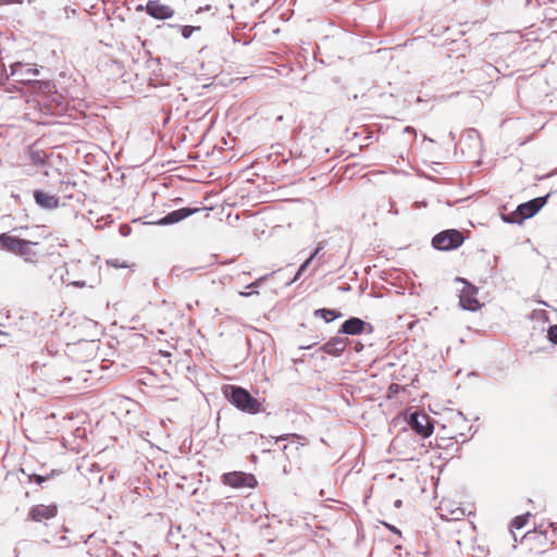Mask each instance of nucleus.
<instances>
[{
	"label": "nucleus",
	"instance_id": "obj_1",
	"mask_svg": "<svg viewBox=\"0 0 557 557\" xmlns=\"http://www.w3.org/2000/svg\"><path fill=\"white\" fill-rule=\"evenodd\" d=\"M54 238L49 228L45 225H36L35 234L29 238H18L9 233L0 235L1 248L21 257L25 262L37 264L48 256L54 248Z\"/></svg>",
	"mask_w": 557,
	"mask_h": 557
},
{
	"label": "nucleus",
	"instance_id": "obj_2",
	"mask_svg": "<svg viewBox=\"0 0 557 557\" xmlns=\"http://www.w3.org/2000/svg\"><path fill=\"white\" fill-rule=\"evenodd\" d=\"M222 391L224 397L240 411L257 414L264 410L262 403L240 386L225 385Z\"/></svg>",
	"mask_w": 557,
	"mask_h": 557
},
{
	"label": "nucleus",
	"instance_id": "obj_3",
	"mask_svg": "<svg viewBox=\"0 0 557 557\" xmlns=\"http://www.w3.org/2000/svg\"><path fill=\"white\" fill-rule=\"evenodd\" d=\"M465 238L457 230H447L438 233L432 239V245L438 250H451L462 245Z\"/></svg>",
	"mask_w": 557,
	"mask_h": 557
},
{
	"label": "nucleus",
	"instance_id": "obj_4",
	"mask_svg": "<svg viewBox=\"0 0 557 557\" xmlns=\"http://www.w3.org/2000/svg\"><path fill=\"white\" fill-rule=\"evenodd\" d=\"M221 481L224 485H227L232 488H255L258 484V481L252 473H246L243 471H232L224 473L221 476Z\"/></svg>",
	"mask_w": 557,
	"mask_h": 557
},
{
	"label": "nucleus",
	"instance_id": "obj_5",
	"mask_svg": "<svg viewBox=\"0 0 557 557\" xmlns=\"http://www.w3.org/2000/svg\"><path fill=\"white\" fill-rule=\"evenodd\" d=\"M440 516L443 520L446 521H459L462 523V529L465 531H472L474 527L472 525V522L465 519V510L459 507H453V503L450 502H442L440 507Z\"/></svg>",
	"mask_w": 557,
	"mask_h": 557
},
{
	"label": "nucleus",
	"instance_id": "obj_6",
	"mask_svg": "<svg viewBox=\"0 0 557 557\" xmlns=\"http://www.w3.org/2000/svg\"><path fill=\"white\" fill-rule=\"evenodd\" d=\"M58 515V506L51 505H35L28 511V518L34 522H44L53 519Z\"/></svg>",
	"mask_w": 557,
	"mask_h": 557
},
{
	"label": "nucleus",
	"instance_id": "obj_7",
	"mask_svg": "<svg viewBox=\"0 0 557 557\" xmlns=\"http://www.w3.org/2000/svg\"><path fill=\"white\" fill-rule=\"evenodd\" d=\"M146 12L156 20L171 18L175 11L172 7L161 3L160 0H149L145 7Z\"/></svg>",
	"mask_w": 557,
	"mask_h": 557
},
{
	"label": "nucleus",
	"instance_id": "obj_8",
	"mask_svg": "<svg viewBox=\"0 0 557 557\" xmlns=\"http://www.w3.org/2000/svg\"><path fill=\"white\" fill-rule=\"evenodd\" d=\"M547 199L548 195L544 197H537L519 205L518 214H520L523 220L534 216L546 205Z\"/></svg>",
	"mask_w": 557,
	"mask_h": 557
},
{
	"label": "nucleus",
	"instance_id": "obj_9",
	"mask_svg": "<svg viewBox=\"0 0 557 557\" xmlns=\"http://www.w3.org/2000/svg\"><path fill=\"white\" fill-rule=\"evenodd\" d=\"M339 332L347 335H360L366 332H372V326L363 320L354 317L349 318L342 324Z\"/></svg>",
	"mask_w": 557,
	"mask_h": 557
},
{
	"label": "nucleus",
	"instance_id": "obj_10",
	"mask_svg": "<svg viewBox=\"0 0 557 557\" xmlns=\"http://www.w3.org/2000/svg\"><path fill=\"white\" fill-rule=\"evenodd\" d=\"M410 426L423 437L430 436L433 432V425L429 417L423 413H412L410 417Z\"/></svg>",
	"mask_w": 557,
	"mask_h": 557
},
{
	"label": "nucleus",
	"instance_id": "obj_11",
	"mask_svg": "<svg viewBox=\"0 0 557 557\" xmlns=\"http://www.w3.org/2000/svg\"><path fill=\"white\" fill-rule=\"evenodd\" d=\"M348 343L349 339L347 337L334 336L321 346L320 350L330 356L337 357L345 351Z\"/></svg>",
	"mask_w": 557,
	"mask_h": 557
},
{
	"label": "nucleus",
	"instance_id": "obj_12",
	"mask_svg": "<svg viewBox=\"0 0 557 557\" xmlns=\"http://www.w3.org/2000/svg\"><path fill=\"white\" fill-rule=\"evenodd\" d=\"M199 211H200L199 208H193V209L191 208H181L178 210H174V211L170 212L169 214H166L164 218H162L158 222V224H160V225L174 224V223H177V222H180Z\"/></svg>",
	"mask_w": 557,
	"mask_h": 557
},
{
	"label": "nucleus",
	"instance_id": "obj_13",
	"mask_svg": "<svg viewBox=\"0 0 557 557\" xmlns=\"http://www.w3.org/2000/svg\"><path fill=\"white\" fill-rule=\"evenodd\" d=\"M34 199L44 209H57L60 206V200L55 195H50L42 190H35Z\"/></svg>",
	"mask_w": 557,
	"mask_h": 557
},
{
	"label": "nucleus",
	"instance_id": "obj_14",
	"mask_svg": "<svg viewBox=\"0 0 557 557\" xmlns=\"http://www.w3.org/2000/svg\"><path fill=\"white\" fill-rule=\"evenodd\" d=\"M460 305L462 308L468 310H476L480 307V302L475 297V289L471 286H467L460 294Z\"/></svg>",
	"mask_w": 557,
	"mask_h": 557
},
{
	"label": "nucleus",
	"instance_id": "obj_15",
	"mask_svg": "<svg viewBox=\"0 0 557 557\" xmlns=\"http://www.w3.org/2000/svg\"><path fill=\"white\" fill-rule=\"evenodd\" d=\"M186 4L195 10L196 14L208 13L211 18L215 17V8L208 0H185Z\"/></svg>",
	"mask_w": 557,
	"mask_h": 557
},
{
	"label": "nucleus",
	"instance_id": "obj_16",
	"mask_svg": "<svg viewBox=\"0 0 557 557\" xmlns=\"http://www.w3.org/2000/svg\"><path fill=\"white\" fill-rule=\"evenodd\" d=\"M313 314H314V317L322 318L327 323L342 317L341 312L333 310V309H325V308L317 309Z\"/></svg>",
	"mask_w": 557,
	"mask_h": 557
},
{
	"label": "nucleus",
	"instance_id": "obj_17",
	"mask_svg": "<svg viewBox=\"0 0 557 557\" xmlns=\"http://www.w3.org/2000/svg\"><path fill=\"white\" fill-rule=\"evenodd\" d=\"M57 471L55 470H52L49 474L47 475H39V474H29L28 475V479H29V482H35L37 484H42L44 482H46L47 480L53 478L55 475Z\"/></svg>",
	"mask_w": 557,
	"mask_h": 557
},
{
	"label": "nucleus",
	"instance_id": "obj_18",
	"mask_svg": "<svg viewBox=\"0 0 557 557\" xmlns=\"http://www.w3.org/2000/svg\"><path fill=\"white\" fill-rule=\"evenodd\" d=\"M503 220L507 223H522V221H524L523 218L520 214H518V208L510 214L503 215Z\"/></svg>",
	"mask_w": 557,
	"mask_h": 557
},
{
	"label": "nucleus",
	"instance_id": "obj_19",
	"mask_svg": "<svg viewBox=\"0 0 557 557\" xmlns=\"http://www.w3.org/2000/svg\"><path fill=\"white\" fill-rule=\"evenodd\" d=\"M529 516H530V515H529V513H527V515H522V516H518V517H516V518L512 520V522H511V527H512V528H515V529H521V528H523V527L527 524L528 520H529Z\"/></svg>",
	"mask_w": 557,
	"mask_h": 557
},
{
	"label": "nucleus",
	"instance_id": "obj_20",
	"mask_svg": "<svg viewBox=\"0 0 557 557\" xmlns=\"http://www.w3.org/2000/svg\"><path fill=\"white\" fill-rule=\"evenodd\" d=\"M200 26H190V25H184V26H181V34L184 38H189L194 32L196 30H200Z\"/></svg>",
	"mask_w": 557,
	"mask_h": 557
},
{
	"label": "nucleus",
	"instance_id": "obj_21",
	"mask_svg": "<svg viewBox=\"0 0 557 557\" xmlns=\"http://www.w3.org/2000/svg\"><path fill=\"white\" fill-rule=\"evenodd\" d=\"M321 248L318 247L315 248V250L313 251V253L301 264V267L299 268L298 270V273H297V276H299L304 271L305 269L310 264V262L318 256V253L320 252Z\"/></svg>",
	"mask_w": 557,
	"mask_h": 557
},
{
	"label": "nucleus",
	"instance_id": "obj_22",
	"mask_svg": "<svg viewBox=\"0 0 557 557\" xmlns=\"http://www.w3.org/2000/svg\"><path fill=\"white\" fill-rule=\"evenodd\" d=\"M548 338L550 342L557 345V325H552L548 329Z\"/></svg>",
	"mask_w": 557,
	"mask_h": 557
},
{
	"label": "nucleus",
	"instance_id": "obj_23",
	"mask_svg": "<svg viewBox=\"0 0 557 557\" xmlns=\"http://www.w3.org/2000/svg\"><path fill=\"white\" fill-rule=\"evenodd\" d=\"M288 437H296V438H300V436H299V435H297V434H283V435H280V436H277V437H276V442H278V441H285V440H287Z\"/></svg>",
	"mask_w": 557,
	"mask_h": 557
},
{
	"label": "nucleus",
	"instance_id": "obj_24",
	"mask_svg": "<svg viewBox=\"0 0 557 557\" xmlns=\"http://www.w3.org/2000/svg\"><path fill=\"white\" fill-rule=\"evenodd\" d=\"M26 73H27L28 75H29V74H32V75H35V76H36V75H38V74H39V71H38V69H27Z\"/></svg>",
	"mask_w": 557,
	"mask_h": 557
},
{
	"label": "nucleus",
	"instance_id": "obj_25",
	"mask_svg": "<svg viewBox=\"0 0 557 557\" xmlns=\"http://www.w3.org/2000/svg\"><path fill=\"white\" fill-rule=\"evenodd\" d=\"M262 280H263V278H259V280L255 281L253 283L249 284V285L247 286V288H251V287H257V286H259V284H260V282H261Z\"/></svg>",
	"mask_w": 557,
	"mask_h": 557
},
{
	"label": "nucleus",
	"instance_id": "obj_26",
	"mask_svg": "<svg viewBox=\"0 0 557 557\" xmlns=\"http://www.w3.org/2000/svg\"><path fill=\"white\" fill-rule=\"evenodd\" d=\"M398 388H399V386H398L397 384H392V385L389 386V391H391L392 393H397V392H398Z\"/></svg>",
	"mask_w": 557,
	"mask_h": 557
},
{
	"label": "nucleus",
	"instance_id": "obj_27",
	"mask_svg": "<svg viewBox=\"0 0 557 557\" xmlns=\"http://www.w3.org/2000/svg\"><path fill=\"white\" fill-rule=\"evenodd\" d=\"M2 2H3V3H15V2H17V3H22V2H23V0H1V3H2Z\"/></svg>",
	"mask_w": 557,
	"mask_h": 557
},
{
	"label": "nucleus",
	"instance_id": "obj_28",
	"mask_svg": "<svg viewBox=\"0 0 557 557\" xmlns=\"http://www.w3.org/2000/svg\"><path fill=\"white\" fill-rule=\"evenodd\" d=\"M252 294H253V292H252ZM255 294H258V292H255ZM239 295H240V296H244V297H248V296H250V295H251V293L240 292V293H239Z\"/></svg>",
	"mask_w": 557,
	"mask_h": 557
},
{
	"label": "nucleus",
	"instance_id": "obj_29",
	"mask_svg": "<svg viewBox=\"0 0 557 557\" xmlns=\"http://www.w3.org/2000/svg\"><path fill=\"white\" fill-rule=\"evenodd\" d=\"M16 67H22V64L17 63L13 66V74H16Z\"/></svg>",
	"mask_w": 557,
	"mask_h": 557
},
{
	"label": "nucleus",
	"instance_id": "obj_30",
	"mask_svg": "<svg viewBox=\"0 0 557 557\" xmlns=\"http://www.w3.org/2000/svg\"><path fill=\"white\" fill-rule=\"evenodd\" d=\"M362 347H363V345H362V344L357 345V347H356V351H359Z\"/></svg>",
	"mask_w": 557,
	"mask_h": 557
},
{
	"label": "nucleus",
	"instance_id": "obj_31",
	"mask_svg": "<svg viewBox=\"0 0 557 557\" xmlns=\"http://www.w3.org/2000/svg\"><path fill=\"white\" fill-rule=\"evenodd\" d=\"M362 347H363V345H362V344L357 345V347H356V351H359Z\"/></svg>",
	"mask_w": 557,
	"mask_h": 557
},
{
	"label": "nucleus",
	"instance_id": "obj_32",
	"mask_svg": "<svg viewBox=\"0 0 557 557\" xmlns=\"http://www.w3.org/2000/svg\"><path fill=\"white\" fill-rule=\"evenodd\" d=\"M287 448H288V446H287V445H285V446L283 447V451H284L285 454H286Z\"/></svg>",
	"mask_w": 557,
	"mask_h": 557
},
{
	"label": "nucleus",
	"instance_id": "obj_33",
	"mask_svg": "<svg viewBox=\"0 0 557 557\" xmlns=\"http://www.w3.org/2000/svg\"><path fill=\"white\" fill-rule=\"evenodd\" d=\"M136 10H137V11H140V10H143V7H141V5H138Z\"/></svg>",
	"mask_w": 557,
	"mask_h": 557
},
{
	"label": "nucleus",
	"instance_id": "obj_34",
	"mask_svg": "<svg viewBox=\"0 0 557 557\" xmlns=\"http://www.w3.org/2000/svg\"><path fill=\"white\" fill-rule=\"evenodd\" d=\"M33 84H41L40 81H34Z\"/></svg>",
	"mask_w": 557,
	"mask_h": 557
}]
</instances>
